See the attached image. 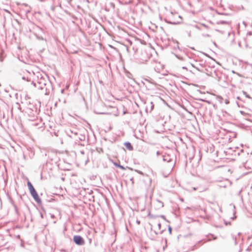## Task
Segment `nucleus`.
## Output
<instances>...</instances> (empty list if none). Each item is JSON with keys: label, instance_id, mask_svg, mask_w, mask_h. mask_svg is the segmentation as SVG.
Returning a JSON list of instances; mask_svg holds the SVG:
<instances>
[{"label": "nucleus", "instance_id": "f257e3e1", "mask_svg": "<svg viewBox=\"0 0 252 252\" xmlns=\"http://www.w3.org/2000/svg\"><path fill=\"white\" fill-rule=\"evenodd\" d=\"M27 186L28 187V189H29L30 192L32 196L34 199V200L38 203H41V200L40 198L39 197L38 193L34 189V187L32 185V183L30 181H28Z\"/></svg>", "mask_w": 252, "mask_h": 252}, {"label": "nucleus", "instance_id": "f03ea898", "mask_svg": "<svg viewBox=\"0 0 252 252\" xmlns=\"http://www.w3.org/2000/svg\"><path fill=\"white\" fill-rule=\"evenodd\" d=\"M74 242L77 245H83L85 243L83 239L80 236L76 235L73 237Z\"/></svg>", "mask_w": 252, "mask_h": 252}, {"label": "nucleus", "instance_id": "7ed1b4c3", "mask_svg": "<svg viewBox=\"0 0 252 252\" xmlns=\"http://www.w3.org/2000/svg\"><path fill=\"white\" fill-rule=\"evenodd\" d=\"M124 145H125V146L126 147V148L127 150H128L129 151H132L133 150V147L129 142H126L124 144Z\"/></svg>", "mask_w": 252, "mask_h": 252}, {"label": "nucleus", "instance_id": "20e7f679", "mask_svg": "<svg viewBox=\"0 0 252 252\" xmlns=\"http://www.w3.org/2000/svg\"><path fill=\"white\" fill-rule=\"evenodd\" d=\"M118 167H119V168H120L121 169H125V168L124 167V166H122V165H118Z\"/></svg>", "mask_w": 252, "mask_h": 252}, {"label": "nucleus", "instance_id": "39448f33", "mask_svg": "<svg viewBox=\"0 0 252 252\" xmlns=\"http://www.w3.org/2000/svg\"><path fill=\"white\" fill-rule=\"evenodd\" d=\"M202 26H203L204 27H206V28H207V26H206L205 24H202Z\"/></svg>", "mask_w": 252, "mask_h": 252}, {"label": "nucleus", "instance_id": "423d86ee", "mask_svg": "<svg viewBox=\"0 0 252 252\" xmlns=\"http://www.w3.org/2000/svg\"><path fill=\"white\" fill-rule=\"evenodd\" d=\"M114 164H115V166H117V167H118V165H118V164H117V163H115Z\"/></svg>", "mask_w": 252, "mask_h": 252}]
</instances>
